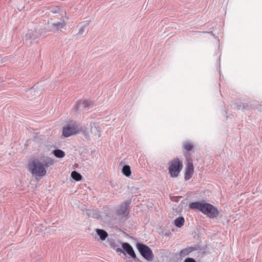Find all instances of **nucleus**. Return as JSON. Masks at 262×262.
<instances>
[{"instance_id":"obj_20","label":"nucleus","mask_w":262,"mask_h":262,"mask_svg":"<svg viewBox=\"0 0 262 262\" xmlns=\"http://www.w3.org/2000/svg\"><path fill=\"white\" fill-rule=\"evenodd\" d=\"M71 177L76 181L81 180L82 178L81 175L76 171L72 172Z\"/></svg>"},{"instance_id":"obj_8","label":"nucleus","mask_w":262,"mask_h":262,"mask_svg":"<svg viewBox=\"0 0 262 262\" xmlns=\"http://www.w3.org/2000/svg\"><path fill=\"white\" fill-rule=\"evenodd\" d=\"M121 245L122 247V249L124 251L125 255L126 254V253L131 257L134 259L136 262H142L137 257L133 248L130 244H129L127 243H122Z\"/></svg>"},{"instance_id":"obj_5","label":"nucleus","mask_w":262,"mask_h":262,"mask_svg":"<svg viewBox=\"0 0 262 262\" xmlns=\"http://www.w3.org/2000/svg\"><path fill=\"white\" fill-rule=\"evenodd\" d=\"M79 126L74 122L71 124H68L63 128L62 134L65 137H69L73 135L76 134L80 131Z\"/></svg>"},{"instance_id":"obj_21","label":"nucleus","mask_w":262,"mask_h":262,"mask_svg":"<svg viewBox=\"0 0 262 262\" xmlns=\"http://www.w3.org/2000/svg\"><path fill=\"white\" fill-rule=\"evenodd\" d=\"M66 24L64 22H57L52 24V26L54 27L56 30L62 29L64 27Z\"/></svg>"},{"instance_id":"obj_23","label":"nucleus","mask_w":262,"mask_h":262,"mask_svg":"<svg viewBox=\"0 0 262 262\" xmlns=\"http://www.w3.org/2000/svg\"><path fill=\"white\" fill-rule=\"evenodd\" d=\"M79 27V30L77 34V35H81L85 31V28H83L82 27Z\"/></svg>"},{"instance_id":"obj_12","label":"nucleus","mask_w":262,"mask_h":262,"mask_svg":"<svg viewBox=\"0 0 262 262\" xmlns=\"http://www.w3.org/2000/svg\"><path fill=\"white\" fill-rule=\"evenodd\" d=\"M109 244L112 248L116 251V252L125 254L124 251L119 247L118 244L116 243L114 241H110L109 242Z\"/></svg>"},{"instance_id":"obj_3","label":"nucleus","mask_w":262,"mask_h":262,"mask_svg":"<svg viewBox=\"0 0 262 262\" xmlns=\"http://www.w3.org/2000/svg\"><path fill=\"white\" fill-rule=\"evenodd\" d=\"M136 248L140 254L148 261H151L154 258V254L151 249L145 244L137 243Z\"/></svg>"},{"instance_id":"obj_7","label":"nucleus","mask_w":262,"mask_h":262,"mask_svg":"<svg viewBox=\"0 0 262 262\" xmlns=\"http://www.w3.org/2000/svg\"><path fill=\"white\" fill-rule=\"evenodd\" d=\"M130 204V202L126 201L120 205L117 206L116 208V214L120 217H124L127 215L128 213V208Z\"/></svg>"},{"instance_id":"obj_22","label":"nucleus","mask_w":262,"mask_h":262,"mask_svg":"<svg viewBox=\"0 0 262 262\" xmlns=\"http://www.w3.org/2000/svg\"><path fill=\"white\" fill-rule=\"evenodd\" d=\"M91 23V21L89 20H87L85 21H83L80 23L78 27H82L83 28H86L87 27H88Z\"/></svg>"},{"instance_id":"obj_15","label":"nucleus","mask_w":262,"mask_h":262,"mask_svg":"<svg viewBox=\"0 0 262 262\" xmlns=\"http://www.w3.org/2000/svg\"><path fill=\"white\" fill-rule=\"evenodd\" d=\"M184 219L182 216L177 218L174 221V225L179 228L181 227L184 224Z\"/></svg>"},{"instance_id":"obj_16","label":"nucleus","mask_w":262,"mask_h":262,"mask_svg":"<svg viewBox=\"0 0 262 262\" xmlns=\"http://www.w3.org/2000/svg\"><path fill=\"white\" fill-rule=\"evenodd\" d=\"M54 155L58 158H62L65 156L64 152L60 149H55L53 151Z\"/></svg>"},{"instance_id":"obj_10","label":"nucleus","mask_w":262,"mask_h":262,"mask_svg":"<svg viewBox=\"0 0 262 262\" xmlns=\"http://www.w3.org/2000/svg\"><path fill=\"white\" fill-rule=\"evenodd\" d=\"M91 102L89 100H83V101L79 102L75 106V109L77 111L79 107L86 108L91 105Z\"/></svg>"},{"instance_id":"obj_14","label":"nucleus","mask_w":262,"mask_h":262,"mask_svg":"<svg viewBox=\"0 0 262 262\" xmlns=\"http://www.w3.org/2000/svg\"><path fill=\"white\" fill-rule=\"evenodd\" d=\"M195 248L193 247H187L186 248L182 249L180 252L181 256H185L188 255L190 252L193 251Z\"/></svg>"},{"instance_id":"obj_2","label":"nucleus","mask_w":262,"mask_h":262,"mask_svg":"<svg viewBox=\"0 0 262 262\" xmlns=\"http://www.w3.org/2000/svg\"><path fill=\"white\" fill-rule=\"evenodd\" d=\"M30 171L32 174L36 177H42L46 173L45 165L41 161L34 160L30 164Z\"/></svg>"},{"instance_id":"obj_19","label":"nucleus","mask_w":262,"mask_h":262,"mask_svg":"<svg viewBox=\"0 0 262 262\" xmlns=\"http://www.w3.org/2000/svg\"><path fill=\"white\" fill-rule=\"evenodd\" d=\"M91 132L97 137H99L101 135L100 130L98 126H91Z\"/></svg>"},{"instance_id":"obj_24","label":"nucleus","mask_w":262,"mask_h":262,"mask_svg":"<svg viewBox=\"0 0 262 262\" xmlns=\"http://www.w3.org/2000/svg\"><path fill=\"white\" fill-rule=\"evenodd\" d=\"M184 262H195V260L192 258H187L185 260Z\"/></svg>"},{"instance_id":"obj_17","label":"nucleus","mask_w":262,"mask_h":262,"mask_svg":"<svg viewBox=\"0 0 262 262\" xmlns=\"http://www.w3.org/2000/svg\"><path fill=\"white\" fill-rule=\"evenodd\" d=\"M183 148L187 151L192 150L194 147L193 145L189 142H185L183 143Z\"/></svg>"},{"instance_id":"obj_1","label":"nucleus","mask_w":262,"mask_h":262,"mask_svg":"<svg viewBox=\"0 0 262 262\" xmlns=\"http://www.w3.org/2000/svg\"><path fill=\"white\" fill-rule=\"evenodd\" d=\"M189 207L202 212L210 219L216 218L219 215V211L216 207L205 202H192L189 204Z\"/></svg>"},{"instance_id":"obj_18","label":"nucleus","mask_w":262,"mask_h":262,"mask_svg":"<svg viewBox=\"0 0 262 262\" xmlns=\"http://www.w3.org/2000/svg\"><path fill=\"white\" fill-rule=\"evenodd\" d=\"M122 172L126 177H129L131 174V170L130 166L125 165L122 168Z\"/></svg>"},{"instance_id":"obj_9","label":"nucleus","mask_w":262,"mask_h":262,"mask_svg":"<svg viewBox=\"0 0 262 262\" xmlns=\"http://www.w3.org/2000/svg\"><path fill=\"white\" fill-rule=\"evenodd\" d=\"M193 172L194 168L192 160L190 159H187V164L185 174V180H189L191 178Z\"/></svg>"},{"instance_id":"obj_13","label":"nucleus","mask_w":262,"mask_h":262,"mask_svg":"<svg viewBox=\"0 0 262 262\" xmlns=\"http://www.w3.org/2000/svg\"><path fill=\"white\" fill-rule=\"evenodd\" d=\"M96 231L97 235L99 236L100 239L102 241L105 240L107 237L108 234L107 232L102 229H96Z\"/></svg>"},{"instance_id":"obj_4","label":"nucleus","mask_w":262,"mask_h":262,"mask_svg":"<svg viewBox=\"0 0 262 262\" xmlns=\"http://www.w3.org/2000/svg\"><path fill=\"white\" fill-rule=\"evenodd\" d=\"M182 167V162L178 159L172 161L168 169L171 177L173 178L178 177Z\"/></svg>"},{"instance_id":"obj_11","label":"nucleus","mask_w":262,"mask_h":262,"mask_svg":"<svg viewBox=\"0 0 262 262\" xmlns=\"http://www.w3.org/2000/svg\"><path fill=\"white\" fill-rule=\"evenodd\" d=\"M41 162L45 165V168L46 169V168L54 164V161L51 158L47 157L42 160Z\"/></svg>"},{"instance_id":"obj_25","label":"nucleus","mask_w":262,"mask_h":262,"mask_svg":"<svg viewBox=\"0 0 262 262\" xmlns=\"http://www.w3.org/2000/svg\"><path fill=\"white\" fill-rule=\"evenodd\" d=\"M33 91V90L32 89H31L29 91H30L31 93H32Z\"/></svg>"},{"instance_id":"obj_6","label":"nucleus","mask_w":262,"mask_h":262,"mask_svg":"<svg viewBox=\"0 0 262 262\" xmlns=\"http://www.w3.org/2000/svg\"><path fill=\"white\" fill-rule=\"evenodd\" d=\"M38 37L39 34L36 30H30L23 36V38L27 45H32L35 42Z\"/></svg>"}]
</instances>
